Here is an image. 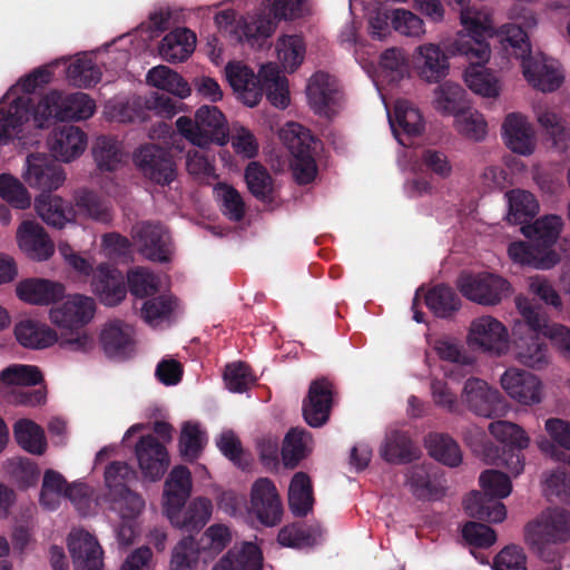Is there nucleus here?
<instances>
[{
  "label": "nucleus",
  "mask_w": 570,
  "mask_h": 570,
  "mask_svg": "<svg viewBox=\"0 0 570 570\" xmlns=\"http://www.w3.org/2000/svg\"><path fill=\"white\" fill-rule=\"evenodd\" d=\"M312 9L313 0H263L261 8L245 16L232 8L222 9L214 14V23L228 40L254 46L275 32L277 21L304 18Z\"/></svg>",
  "instance_id": "obj_1"
},
{
  "label": "nucleus",
  "mask_w": 570,
  "mask_h": 570,
  "mask_svg": "<svg viewBox=\"0 0 570 570\" xmlns=\"http://www.w3.org/2000/svg\"><path fill=\"white\" fill-rule=\"evenodd\" d=\"M52 78L49 67L39 68L21 78L0 99V145L17 142L22 147L39 141L31 119L30 94Z\"/></svg>",
  "instance_id": "obj_2"
},
{
  "label": "nucleus",
  "mask_w": 570,
  "mask_h": 570,
  "mask_svg": "<svg viewBox=\"0 0 570 570\" xmlns=\"http://www.w3.org/2000/svg\"><path fill=\"white\" fill-rule=\"evenodd\" d=\"M225 77L237 98L247 107L257 106L264 90L274 107L284 109L289 105L287 79L275 63L262 66L256 75L242 61H229L225 66Z\"/></svg>",
  "instance_id": "obj_3"
},
{
  "label": "nucleus",
  "mask_w": 570,
  "mask_h": 570,
  "mask_svg": "<svg viewBox=\"0 0 570 570\" xmlns=\"http://www.w3.org/2000/svg\"><path fill=\"white\" fill-rule=\"evenodd\" d=\"M459 20L462 29L448 43L449 53L466 61L488 63L491 58L488 39L494 37L495 30L492 11L485 7H465Z\"/></svg>",
  "instance_id": "obj_4"
},
{
  "label": "nucleus",
  "mask_w": 570,
  "mask_h": 570,
  "mask_svg": "<svg viewBox=\"0 0 570 570\" xmlns=\"http://www.w3.org/2000/svg\"><path fill=\"white\" fill-rule=\"evenodd\" d=\"M525 541L546 561L560 557V547L570 541V512L549 508L539 513L524 529Z\"/></svg>",
  "instance_id": "obj_5"
},
{
  "label": "nucleus",
  "mask_w": 570,
  "mask_h": 570,
  "mask_svg": "<svg viewBox=\"0 0 570 570\" xmlns=\"http://www.w3.org/2000/svg\"><path fill=\"white\" fill-rule=\"evenodd\" d=\"M176 128L186 140L200 149H206L212 144L224 146L228 141L227 120L215 106H200L195 111L194 119L179 117Z\"/></svg>",
  "instance_id": "obj_6"
},
{
  "label": "nucleus",
  "mask_w": 570,
  "mask_h": 570,
  "mask_svg": "<svg viewBox=\"0 0 570 570\" xmlns=\"http://www.w3.org/2000/svg\"><path fill=\"white\" fill-rule=\"evenodd\" d=\"M96 110L95 101L83 92L62 96L51 91L40 99L33 110L36 129L48 126L50 119L85 120Z\"/></svg>",
  "instance_id": "obj_7"
},
{
  "label": "nucleus",
  "mask_w": 570,
  "mask_h": 570,
  "mask_svg": "<svg viewBox=\"0 0 570 570\" xmlns=\"http://www.w3.org/2000/svg\"><path fill=\"white\" fill-rule=\"evenodd\" d=\"M279 139L291 154V169L298 184H308L317 175V165L314 158L315 140L309 130L302 125L289 121L279 130Z\"/></svg>",
  "instance_id": "obj_8"
},
{
  "label": "nucleus",
  "mask_w": 570,
  "mask_h": 570,
  "mask_svg": "<svg viewBox=\"0 0 570 570\" xmlns=\"http://www.w3.org/2000/svg\"><path fill=\"white\" fill-rule=\"evenodd\" d=\"M465 343L470 350L494 357L507 355L511 347L508 327L490 314L478 316L471 321Z\"/></svg>",
  "instance_id": "obj_9"
},
{
  "label": "nucleus",
  "mask_w": 570,
  "mask_h": 570,
  "mask_svg": "<svg viewBox=\"0 0 570 570\" xmlns=\"http://www.w3.org/2000/svg\"><path fill=\"white\" fill-rule=\"evenodd\" d=\"M456 285L466 299L482 306L499 305L513 292L508 279L490 272L462 273Z\"/></svg>",
  "instance_id": "obj_10"
},
{
  "label": "nucleus",
  "mask_w": 570,
  "mask_h": 570,
  "mask_svg": "<svg viewBox=\"0 0 570 570\" xmlns=\"http://www.w3.org/2000/svg\"><path fill=\"white\" fill-rule=\"evenodd\" d=\"M246 513L265 527L281 523L284 509L275 483L268 478L257 479L249 490Z\"/></svg>",
  "instance_id": "obj_11"
},
{
  "label": "nucleus",
  "mask_w": 570,
  "mask_h": 570,
  "mask_svg": "<svg viewBox=\"0 0 570 570\" xmlns=\"http://www.w3.org/2000/svg\"><path fill=\"white\" fill-rule=\"evenodd\" d=\"M21 177L30 188L49 193L59 189L67 179L65 169L43 153H32L26 157Z\"/></svg>",
  "instance_id": "obj_12"
},
{
  "label": "nucleus",
  "mask_w": 570,
  "mask_h": 570,
  "mask_svg": "<svg viewBox=\"0 0 570 570\" xmlns=\"http://www.w3.org/2000/svg\"><path fill=\"white\" fill-rule=\"evenodd\" d=\"M500 384L505 394L521 405L532 406L543 401L542 381L525 370L509 367L501 375Z\"/></svg>",
  "instance_id": "obj_13"
},
{
  "label": "nucleus",
  "mask_w": 570,
  "mask_h": 570,
  "mask_svg": "<svg viewBox=\"0 0 570 570\" xmlns=\"http://www.w3.org/2000/svg\"><path fill=\"white\" fill-rule=\"evenodd\" d=\"M96 313L94 298L75 294L49 309L50 322L60 330L75 331L90 323Z\"/></svg>",
  "instance_id": "obj_14"
},
{
  "label": "nucleus",
  "mask_w": 570,
  "mask_h": 570,
  "mask_svg": "<svg viewBox=\"0 0 570 570\" xmlns=\"http://www.w3.org/2000/svg\"><path fill=\"white\" fill-rule=\"evenodd\" d=\"M461 403L479 416L492 417L501 411L503 399L487 381L472 376L462 386Z\"/></svg>",
  "instance_id": "obj_15"
},
{
  "label": "nucleus",
  "mask_w": 570,
  "mask_h": 570,
  "mask_svg": "<svg viewBox=\"0 0 570 570\" xmlns=\"http://www.w3.org/2000/svg\"><path fill=\"white\" fill-rule=\"evenodd\" d=\"M522 73L528 83L542 92H552L563 82L560 63L541 52L531 53L521 62Z\"/></svg>",
  "instance_id": "obj_16"
},
{
  "label": "nucleus",
  "mask_w": 570,
  "mask_h": 570,
  "mask_svg": "<svg viewBox=\"0 0 570 570\" xmlns=\"http://www.w3.org/2000/svg\"><path fill=\"white\" fill-rule=\"evenodd\" d=\"M88 146V136L79 127L65 125L55 128L47 139L50 156L59 163L70 164L82 156Z\"/></svg>",
  "instance_id": "obj_17"
},
{
  "label": "nucleus",
  "mask_w": 570,
  "mask_h": 570,
  "mask_svg": "<svg viewBox=\"0 0 570 570\" xmlns=\"http://www.w3.org/2000/svg\"><path fill=\"white\" fill-rule=\"evenodd\" d=\"M412 65L417 78L426 83H439L450 72L446 53L434 42H424L415 47Z\"/></svg>",
  "instance_id": "obj_18"
},
{
  "label": "nucleus",
  "mask_w": 570,
  "mask_h": 570,
  "mask_svg": "<svg viewBox=\"0 0 570 570\" xmlns=\"http://www.w3.org/2000/svg\"><path fill=\"white\" fill-rule=\"evenodd\" d=\"M386 115L392 134L402 146H409L410 139L421 136L425 129L422 112L409 100H396L393 111L386 107Z\"/></svg>",
  "instance_id": "obj_19"
},
{
  "label": "nucleus",
  "mask_w": 570,
  "mask_h": 570,
  "mask_svg": "<svg viewBox=\"0 0 570 570\" xmlns=\"http://www.w3.org/2000/svg\"><path fill=\"white\" fill-rule=\"evenodd\" d=\"M134 161L144 176L156 184L167 185L176 178V165L170 154L156 145L140 147Z\"/></svg>",
  "instance_id": "obj_20"
},
{
  "label": "nucleus",
  "mask_w": 570,
  "mask_h": 570,
  "mask_svg": "<svg viewBox=\"0 0 570 570\" xmlns=\"http://www.w3.org/2000/svg\"><path fill=\"white\" fill-rule=\"evenodd\" d=\"M513 357L521 365L534 370L546 367L550 362L548 345L540 338V333L522 332L520 322L513 323Z\"/></svg>",
  "instance_id": "obj_21"
},
{
  "label": "nucleus",
  "mask_w": 570,
  "mask_h": 570,
  "mask_svg": "<svg viewBox=\"0 0 570 570\" xmlns=\"http://www.w3.org/2000/svg\"><path fill=\"white\" fill-rule=\"evenodd\" d=\"M132 238L147 259L160 263L169 261L173 248L170 237L163 226L138 223L132 228Z\"/></svg>",
  "instance_id": "obj_22"
},
{
  "label": "nucleus",
  "mask_w": 570,
  "mask_h": 570,
  "mask_svg": "<svg viewBox=\"0 0 570 570\" xmlns=\"http://www.w3.org/2000/svg\"><path fill=\"white\" fill-rule=\"evenodd\" d=\"M501 136L505 146L521 156L533 154L537 145L534 129L528 117L521 112H509L501 125Z\"/></svg>",
  "instance_id": "obj_23"
},
{
  "label": "nucleus",
  "mask_w": 570,
  "mask_h": 570,
  "mask_svg": "<svg viewBox=\"0 0 570 570\" xmlns=\"http://www.w3.org/2000/svg\"><path fill=\"white\" fill-rule=\"evenodd\" d=\"M306 94L311 108L324 116L334 114L343 99L336 79L322 71L309 78Z\"/></svg>",
  "instance_id": "obj_24"
},
{
  "label": "nucleus",
  "mask_w": 570,
  "mask_h": 570,
  "mask_svg": "<svg viewBox=\"0 0 570 570\" xmlns=\"http://www.w3.org/2000/svg\"><path fill=\"white\" fill-rule=\"evenodd\" d=\"M100 344L109 358L125 360L136 351L135 328L120 320H111L101 328Z\"/></svg>",
  "instance_id": "obj_25"
},
{
  "label": "nucleus",
  "mask_w": 570,
  "mask_h": 570,
  "mask_svg": "<svg viewBox=\"0 0 570 570\" xmlns=\"http://www.w3.org/2000/svg\"><path fill=\"white\" fill-rule=\"evenodd\" d=\"M68 549L75 570H102V549L89 532L81 529L72 530L68 537Z\"/></svg>",
  "instance_id": "obj_26"
},
{
  "label": "nucleus",
  "mask_w": 570,
  "mask_h": 570,
  "mask_svg": "<svg viewBox=\"0 0 570 570\" xmlns=\"http://www.w3.org/2000/svg\"><path fill=\"white\" fill-rule=\"evenodd\" d=\"M65 285L48 278L31 277L17 283V297L30 305L48 306L65 297Z\"/></svg>",
  "instance_id": "obj_27"
},
{
  "label": "nucleus",
  "mask_w": 570,
  "mask_h": 570,
  "mask_svg": "<svg viewBox=\"0 0 570 570\" xmlns=\"http://www.w3.org/2000/svg\"><path fill=\"white\" fill-rule=\"evenodd\" d=\"M91 289L106 306L118 305L127 295L121 272L106 263L98 265L94 272Z\"/></svg>",
  "instance_id": "obj_28"
},
{
  "label": "nucleus",
  "mask_w": 570,
  "mask_h": 570,
  "mask_svg": "<svg viewBox=\"0 0 570 570\" xmlns=\"http://www.w3.org/2000/svg\"><path fill=\"white\" fill-rule=\"evenodd\" d=\"M136 459L144 478L157 481L163 478L169 465L166 448L154 436L140 439L135 448Z\"/></svg>",
  "instance_id": "obj_29"
},
{
  "label": "nucleus",
  "mask_w": 570,
  "mask_h": 570,
  "mask_svg": "<svg viewBox=\"0 0 570 570\" xmlns=\"http://www.w3.org/2000/svg\"><path fill=\"white\" fill-rule=\"evenodd\" d=\"M332 384L325 380L311 383L308 394L303 403V415L306 423L313 428L325 424L332 406Z\"/></svg>",
  "instance_id": "obj_30"
},
{
  "label": "nucleus",
  "mask_w": 570,
  "mask_h": 570,
  "mask_svg": "<svg viewBox=\"0 0 570 570\" xmlns=\"http://www.w3.org/2000/svg\"><path fill=\"white\" fill-rule=\"evenodd\" d=\"M213 503L206 497H196L186 508H177L165 514L173 527L185 531L200 530L212 518Z\"/></svg>",
  "instance_id": "obj_31"
},
{
  "label": "nucleus",
  "mask_w": 570,
  "mask_h": 570,
  "mask_svg": "<svg viewBox=\"0 0 570 570\" xmlns=\"http://www.w3.org/2000/svg\"><path fill=\"white\" fill-rule=\"evenodd\" d=\"M13 333L24 348L45 350L59 341L58 333L48 324L35 318H22L14 325Z\"/></svg>",
  "instance_id": "obj_32"
},
{
  "label": "nucleus",
  "mask_w": 570,
  "mask_h": 570,
  "mask_svg": "<svg viewBox=\"0 0 570 570\" xmlns=\"http://www.w3.org/2000/svg\"><path fill=\"white\" fill-rule=\"evenodd\" d=\"M17 242L20 249L36 261L50 258L55 250L45 229L32 220L21 223L17 230Z\"/></svg>",
  "instance_id": "obj_33"
},
{
  "label": "nucleus",
  "mask_w": 570,
  "mask_h": 570,
  "mask_svg": "<svg viewBox=\"0 0 570 570\" xmlns=\"http://www.w3.org/2000/svg\"><path fill=\"white\" fill-rule=\"evenodd\" d=\"M469 66L463 73L466 87L476 96L485 99H497L503 88L501 78L487 63L468 61Z\"/></svg>",
  "instance_id": "obj_34"
},
{
  "label": "nucleus",
  "mask_w": 570,
  "mask_h": 570,
  "mask_svg": "<svg viewBox=\"0 0 570 570\" xmlns=\"http://www.w3.org/2000/svg\"><path fill=\"white\" fill-rule=\"evenodd\" d=\"M193 490L190 471L183 466H175L164 484L163 511L164 514L177 508H184Z\"/></svg>",
  "instance_id": "obj_35"
},
{
  "label": "nucleus",
  "mask_w": 570,
  "mask_h": 570,
  "mask_svg": "<svg viewBox=\"0 0 570 570\" xmlns=\"http://www.w3.org/2000/svg\"><path fill=\"white\" fill-rule=\"evenodd\" d=\"M196 35L187 28H176L158 46L159 56L169 63L186 60L196 48Z\"/></svg>",
  "instance_id": "obj_36"
},
{
  "label": "nucleus",
  "mask_w": 570,
  "mask_h": 570,
  "mask_svg": "<svg viewBox=\"0 0 570 570\" xmlns=\"http://www.w3.org/2000/svg\"><path fill=\"white\" fill-rule=\"evenodd\" d=\"M35 208L47 225L56 228H62L75 219L71 204L58 195L41 194L36 198Z\"/></svg>",
  "instance_id": "obj_37"
},
{
  "label": "nucleus",
  "mask_w": 570,
  "mask_h": 570,
  "mask_svg": "<svg viewBox=\"0 0 570 570\" xmlns=\"http://www.w3.org/2000/svg\"><path fill=\"white\" fill-rule=\"evenodd\" d=\"M532 112L538 126L552 139L554 146H564L570 138L566 120L557 108L546 101L532 106Z\"/></svg>",
  "instance_id": "obj_38"
},
{
  "label": "nucleus",
  "mask_w": 570,
  "mask_h": 570,
  "mask_svg": "<svg viewBox=\"0 0 570 570\" xmlns=\"http://www.w3.org/2000/svg\"><path fill=\"white\" fill-rule=\"evenodd\" d=\"M509 257L517 264L535 269H550L560 262V256L552 249H541L524 242H514L508 248Z\"/></svg>",
  "instance_id": "obj_39"
},
{
  "label": "nucleus",
  "mask_w": 570,
  "mask_h": 570,
  "mask_svg": "<svg viewBox=\"0 0 570 570\" xmlns=\"http://www.w3.org/2000/svg\"><path fill=\"white\" fill-rule=\"evenodd\" d=\"M263 556L253 542L235 546L212 570H262Z\"/></svg>",
  "instance_id": "obj_40"
},
{
  "label": "nucleus",
  "mask_w": 570,
  "mask_h": 570,
  "mask_svg": "<svg viewBox=\"0 0 570 570\" xmlns=\"http://www.w3.org/2000/svg\"><path fill=\"white\" fill-rule=\"evenodd\" d=\"M466 92L454 81H443L432 92L431 105L442 116H453L462 111L465 106Z\"/></svg>",
  "instance_id": "obj_41"
},
{
  "label": "nucleus",
  "mask_w": 570,
  "mask_h": 570,
  "mask_svg": "<svg viewBox=\"0 0 570 570\" xmlns=\"http://www.w3.org/2000/svg\"><path fill=\"white\" fill-rule=\"evenodd\" d=\"M146 82L179 99H186L191 95V86L187 80L177 71L164 65L153 67L146 75Z\"/></svg>",
  "instance_id": "obj_42"
},
{
  "label": "nucleus",
  "mask_w": 570,
  "mask_h": 570,
  "mask_svg": "<svg viewBox=\"0 0 570 570\" xmlns=\"http://www.w3.org/2000/svg\"><path fill=\"white\" fill-rule=\"evenodd\" d=\"M501 49L521 62L531 55V43L527 31L514 22H508L494 30Z\"/></svg>",
  "instance_id": "obj_43"
},
{
  "label": "nucleus",
  "mask_w": 570,
  "mask_h": 570,
  "mask_svg": "<svg viewBox=\"0 0 570 570\" xmlns=\"http://www.w3.org/2000/svg\"><path fill=\"white\" fill-rule=\"evenodd\" d=\"M277 62L285 72H294L304 61L306 43L299 35H282L275 42Z\"/></svg>",
  "instance_id": "obj_44"
},
{
  "label": "nucleus",
  "mask_w": 570,
  "mask_h": 570,
  "mask_svg": "<svg viewBox=\"0 0 570 570\" xmlns=\"http://www.w3.org/2000/svg\"><path fill=\"white\" fill-rule=\"evenodd\" d=\"M288 505L295 517H305L314 505L311 478L304 472H296L288 485Z\"/></svg>",
  "instance_id": "obj_45"
},
{
  "label": "nucleus",
  "mask_w": 570,
  "mask_h": 570,
  "mask_svg": "<svg viewBox=\"0 0 570 570\" xmlns=\"http://www.w3.org/2000/svg\"><path fill=\"white\" fill-rule=\"evenodd\" d=\"M204 554L193 537L183 538L173 549L170 570L204 569Z\"/></svg>",
  "instance_id": "obj_46"
},
{
  "label": "nucleus",
  "mask_w": 570,
  "mask_h": 570,
  "mask_svg": "<svg viewBox=\"0 0 570 570\" xmlns=\"http://www.w3.org/2000/svg\"><path fill=\"white\" fill-rule=\"evenodd\" d=\"M313 449V440L309 432L292 429L284 439L282 449L283 463L287 468H295Z\"/></svg>",
  "instance_id": "obj_47"
},
{
  "label": "nucleus",
  "mask_w": 570,
  "mask_h": 570,
  "mask_svg": "<svg viewBox=\"0 0 570 570\" xmlns=\"http://www.w3.org/2000/svg\"><path fill=\"white\" fill-rule=\"evenodd\" d=\"M92 157L99 169L114 171L124 164L125 151L119 140L102 136L94 144Z\"/></svg>",
  "instance_id": "obj_48"
},
{
  "label": "nucleus",
  "mask_w": 570,
  "mask_h": 570,
  "mask_svg": "<svg viewBox=\"0 0 570 570\" xmlns=\"http://www.w3.org/2000/svg\"><path fill=\"white\" fill-rule=\"evenodd\" d=\"M17 443L27 452L41 455L47 450V440L40 425L29 419H20L13 425Z\"/></svg>",
  "instance_id": "obj_49"
},
{
  "label": "nucleus",
  "mask_w": 570,
  "mask_h": 570,
  "mask_svg": "<svg viewBox=\"0 0 570 570\" xmlns=\"http://www.w3.org/2000/svg\"><path fill=\"white\" fill-rule=\"evenodd\" d=\"M563 228V220L558 215H547L537 219L532 225L521 227L522 234L542 246H551L558 239Z\"/></svg>",
  "instance_id": "obj_50"
},
{
  "label": "nucleus",
  "mask_w": 570,
  "mask_h": 570,
  "mask_svg": "<svg viewBox=\"0 0 570 570\" xmlns=\"http://www.w3.org/2000/svg\"><path fill=\"white\" fill-rule=\"evenodd\" d=\"M465 512L480 520L499 523L507 518V509L502 502L485 500L480 492H472L463 502Z\"/></svg>",
  "instance_id": "obj_51"
},
{
  "label": "nucleus",
  "mask_w": 570,
  "mask_h": 570,
  "mask_svg": "<svg viewBox=\"0 0 570 570\" xmlns=\"http://www.w3.org/2000/svg\"><path fill=\"white\" fill-rule=\"evenodd\" d=\"M424 442L429 454L436 461L452 468L462 462L461 450L451 436L442 433H430Z\"/></svg>",
  "instance_id": "obj_52"
},
{
  "label": "nucleus",
  "mask_w": 570,
  "mask_h": 570,
  "mask_svg": "<svg viewBox=\"0 0 570 570\" xmlns=\"http://www.w3.org/2000/svg\"><path fill=\"white\" fill-rule=\"evenodd\" d=\"M454 129L464 138L482 141L488 136V122L479 110L465 107L456 114L453 121Z\"/></svg>",
  "instance_id": "obj_53"
},
{
  "label": "nucleus",
  "mask_w": 570,
  "mask_h": 570,
  "mask_svg": "<svg viewBox=\"0 0 570 570\" xmlns=\"http://www.w3.org/2000/svg\"><path fill=\"white\" fill-rule=\"evenodd\" d=\"M67 78L76 87H91L100 81L101 71L91 55L79 53L67 67Z\"/></svg>",
  "instance_id": "obj_54"
},
{
  "label": "nucleus",
  "mask_w": 570,
  "mask_h": 570,
  "mask_svg": "<svg viewBox=\"0 0 570 570\" xmlns=\"http://www.w3.org/2000/svg\"><path fill=\"white\" fill-rule=\"evenodd\" d=\"M509 212L508 220L512 224H523L539 212V203L534 196L522 189H513L507 194Z\"/></svg>",
  "instance_id": "obj_55"
},
{
  "label": "nucleus",
  "mask_w": 570,
  "mask_h": 570,
  "mask_svg": "<svg viewBox=\"0 0 570 570\" xmlns=\"http://www.w3.org/2000/svg\"><path fill=\"white\" fill-rule=\"evenodd\" d=\"M233 539L229 527L223 523L209 525L200 535L198 544L204 554V564L219 554Z\"/></svg>",
  "instance_id": "obj_56"
},
{
  "label": "nucleus",
  "mask_w": 570,
  "mask_h": 570,
  "mask_svg": "<svg viewBox=\"0 0 570 570\" xmlns=\"http://www.w3.org/2000/svg\"><path fill=\"white\" fill-rule=\"evenodd\" d=\"M68 483L59 472L47 470L40 492V504L49 511L57 510L67 498Z\"/></svg>",
  "instance_id": "obj_57"
},
{
  "label": "nucleus",
  "mask_w": 570,
  "mask_h": 570,
  "mask_svg": "<svg viewBox=\"0 0 570 570\" xmlns=\"http://www.w3.org/2000/svg\"><path fill=\"white\" fill-rule=\"evenodd\" d=\"M409 76V63L403 49L392 47L380 57V77L389 82H396Z\"/></svg>",
  "instance_id": "obj_58"
},
{
  "label": "nucleus",
  "mask_w": 570,
  "mask_h": 570,
  "mask_svg": "<svg viewBox=\"0 0 570 570\" xmlns=\"http://www.w3.org/2000/svg\"><path fill=\"white\" fill-rule=\"evenodd\" d=\"M177 309L178 303L173 296L161 295L142 304L141 317L150 326L156 327L164 322L170 321Z\"/></svg>",
  "instance_id": "obj_59"
},
{
  "label": "nucleus",
  "mask_w": 570,
  "mask_h": 570,
  "mask_svg": "<svg viewBox=\"0 0 570 570\" xmlns=\"http://www.w3.org/2000/svg\"><path fill=\"white\" fill-rule=\"evenodd\" d=\"M42 374L36 365L12 364L0 373V389L30 386L40 383Z\"/></svg>",
  "instance_id": "obj_60"
},
{
  "label": "nucleus",
  "mask_w": 570,
  "mask_h": 570,
  "mask_svg": "<svg viewBox=\"0 0 570 570\" xmlns=\"http://www.w3.org/2000/svg\"><path fill=\"white\" fill-rule=\"evenodd\" d=\"M109 509L117 513L121 521L135 520L145 509L144 499L129 489L110 494Z\"/></svg>",
  "instance_id": "obj_61"
},
{
  "label": "nucleus",
  "mask_w": 570,
  "mask_h": 570,
  "mask_svg": "<svg viewBox=\"0 0 570 570\" xmlns=\"http://www.w3.org/2000/svg\"><path fill=\"white\" fill-rule=\"evenodd\" d=\"M380 453L387 462H402L413 455L412 443L404 433L391 430L384 438Z\"/></svg>",
  "instance_id": "obj_62"
},
{
  "label": "nucleus",
  "mask_w": 570,
  "mask_h": 570,
  "mask_svg": "<svg viewBox=\"0 0 570 570\" xmlns=\"http://www.w3.org/2000/svg\"><path fill=\"white\" fill-rule=\"evenodd\" d=\"M426 306L439 317H446L460 307V299L444 285L431 288L425 295Z\"/></svg>",
  "instance_id": "obj_63"
},
{
  "label": "nucleus",
  "mask_w": 570,
  "mask_h": 570,
  "mask_svg": "<svg viewBox=\"0 0 570 570\" xmlns=\"http://www.w3.org/2000/svg\"><path fill=\"white\" fill-rule=\"evenodd\" d=\"M127 284L131 295L146 297L159 289L160 281L149 268L135 266L127 272Z\"/></svg>",
  "instance_id": "obj_64"
}]
</instances>
